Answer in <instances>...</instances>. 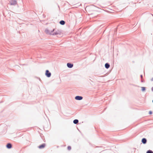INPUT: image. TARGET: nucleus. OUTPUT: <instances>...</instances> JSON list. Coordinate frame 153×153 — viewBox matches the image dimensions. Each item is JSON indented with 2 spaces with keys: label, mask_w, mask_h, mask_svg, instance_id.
Wrapping results in <instances>:
<instances>
[{
  "label": "nucleus",
  "mask_w": 153,
  "mask_h": 153,
  "mask_svg": "<svg viewBox=\"0 0 153 153\" xmlns=\"http://www.w3.org/2000/svg\"><path fill=\"white\" fill-rule=\"evenodd\" d=\"M67 149H68V150H70L71 149V146H68V148H67Z\"/></svg>",
  "instance_id": "nucleus-15"
},
{
  "label": "nucleus",
  "mask_w": 153,
  "mask_h": 153,
  "mask_svg": "<svg viewBox=\"0 0 153 153\" xmlns=\"http://www.w3.org/2000/svg\"><path fill=\"white\" fill-rule=\"evenodd\" d=\"M140 77L141 79H142L143 78V75H140Z\"/></svg>",
  "instance_id": "nucleus-17"
},
{
  "label": "nucleus",
  "mask_w": 153,
  "mask_h": 153,
  "mask_svg": "<svg viewBox=\"0 0 153 153\" xmlns=\"http://www.w3.org/2000/svg\"><path fill=\"white\" fill-rule=\"evenodd\" d=\"M45 75L48 77H50L51 76V73L48 70H46L45 71Z\"/></svg>",
  "instance_id": "nucleus-2"
},
{
  "label": "nucleus",
  "mask_w": 153,
  "mask_h": 153,
  "mask_svg": "<svg viewBox=\"0 0 153 153\" xmlns=\"http://www.w3.org/2000/svg\"><path fill=\"white\" fill-rule=\"evenodd\" d=\"M55 29H53V30L50 31L48 29H46L45 30V32L46 33L50 35H52L53 32L54 31Z\"/></svg>",
  "instance_id": "nucleus-1"
},
{
  "label": "nucleus",
  "mask_w": 153,
  "mask_h": 153,
  "mask_svg": "<svg viewBox=\"0 0 153 153\" xmlns=\"http://www.w3.org/2000/svg\"><path fill=\"white\" fill-rule=\"evenodd\" d=\"M152 111H150L149 112V114H152Z\"/></svg>",
  "instance_id": "nucleus-16"
},
{
  "label": "nucleus",
  "mask_w": 153,
  "mask_h": 153,
  "mask_svg": "<svg viewBox=\"0 0 153 153\" xmlns=\"http://www.w3.org/2000/svg\"><path fill=\"white\" fill-rule=\"evenodd\" d=\"M75 99L76 100H80L82 99L83 97L81 96H77L75 97Z\"/></svg>",
  "instance_id": "nucleus-5"
},
{
  "label": "nucleus",
  "mask_w": 153,
  "mask_h": 153,
  "mask_svg": "<svg viewBox=\"0 0 153 153\" xmlns=\"http://www.w3.org/2000/svg\"><path fill=\"white\" fill-rule=\"evenodd\" d=\"M67 67L69 68H72L73 66V64L70 63H67Z\"/></svg>",
  "instance_id": "nucleus-8"
},
{
  "label": "nucleus",
  "mask_w": 153,
  "mask_h": 153,
  "mask_svg": "<svg viewBox=\"0 0 153 153\" xmlns=\"http://www.w3.org/2000/svg\"><path fill=\"white\" fill-rule=\"evenodd\" d=\"M146 153H153V152L151 150H149L146 152Z\"/></svg>",
  "instance_id": "nucleus-14"
},
{
  "label": "nucleus",
  "mask_w": 153,
  "mask_h": 153,
  "mask_svg": "<svg viewBox=\"0 0 153 153\" xmlns=\"http://www.w3.org/2000/svg\"><path fill=\"white\" fill-rule=\"evenodd\" d=\"M61 33V32L59 30H57L55 32H53L52 33V35H55L57 34H60Z\"/></svg>",
  "instance_id": "nucleus-4"
},
{
  "label": "nucleus",
  "mask_w": 153,
  "mask_h": 153,
  "mask_svg": "<svg viewBox=\"0 0 153 153\" xmlns=\"http://www.w3.org/2000/svg\"><path fill=\"white\" fill-rule=\"evenodd\" d=\"M79 120L77 119H75L73 120V123L75 124H77L78 123Z\"/></svg>",
  "instance_id": "nucleus-12"
},
{
  "label": "nucleus",
  "mask_w": 153,
  "mask_h": 153,
  "mask_svg": "<svg viewBox=\"0 0 153 153\" xmlns=\"http://www.w3.org/2000/svg\"><path fill=\"white\" fill-rule=\"evenodd\" d=\"M65 22L64 21L62 20L59 22V24L62 25H64L65 24Z\"/></svg>",
  "instance_id": "nucleus-11"
},
{
  "label": "nucleus",
  "mask_w": 153,
  "mask_h": 153,
  "mask_svg": "<svg viewBox=\"0 0 153 153\" xmlns=\"http://www.w3.org/2000/svg\"><path fill=\"white\" fill-rule=\"evenodd\" d=\"M141 91H144L146 90V87H141Z\"/></svg>",
  "instance_id": "nucleus-13"
},
{
  "label": "nucleus",
  "mask_w": 153,
  "mask_h": 153,
  "mask_svg": "<svg viewBox=\"0 0 153 153\" xmlns=\"http://www.w3.org/2000/svg\"><path fill=\"white\" fill-rule=\"evenodd\" d=\"M147 140L146 138H144L142 139L141 140L142 143L143 144H145L147 143Z\"/></svg>",
  "instance_id": "nucleus-9"
},
{
  "label": "nucleus",
  "mask_w": 153,
  "mask_h": 153,
  "mask_svg": "<svg viewBox=\"0 0 153 153\" xmlns=\"http://www.w3.org/2000/svg\"><path fill=\"white\" fill-rule=\"evenodd\" d=\"M152 90L153 91V87L152 88Z\"/></svg>",
  "instance_id": "nucleus-20"
},
{
  "label": "nucleus",
  "mask_w": 153,
  "mask_h": 153,
  "mask_svg": "<svg viewBox=\"0 0 153 153\" xmlns=\"http://www.w3.org/2000/svg\"><path fill=\"white\" fill-rule=\"evenodd\" d=\"M10 4L11 5H15L17 4V1L16 0H11L10 1Z\"/></svg>",
  "instance_id": "nucleus-3"
},
{
  "label": "nucleus",
  "mask_w": 153,
  "mask_h": 153,
  "mask_svg": "<svg viewBox=\"0 0 153 153\" xmlns=\"http://www.w3.org/2000/svg\"><path fill=\"white\" fill-rule=\"evenodd\" d=\"M152 102L153 103V100H152Z\"/></svg>",
  "instance_id": "nucleus-21"
},
{
  "label": "nucleus",
  "mask_w": 153,
  "mask_h": 153,
  "mask_svg": "<svg viewBox=\"0 0 153 153\" xmlns=\"http://www.w3.org/2000/svg\"><path fill=\"white\" fill-rule=\"evenodd\" d=\"M6 147L8 149H10L12 148V145L11 143H8L7 144Z\"/></svg>",
  "instance_id": "nucleus-6"
},
{
  "label": "nucleus",
  "mask_w": 153,
  "mask_h": 153,
  "mask_svg": "<svg viewBox=\"0 0 153 153\" xmlns=\"http://www.w3.org/2000/svg\"><path fill=\"white\" fill-rule=\"evenodd\" d=\"M46 144L45 143H43L42 144L39 145L38 146V148L39 149H42L44 148Z\"/></svg>",
  "instance_id": "nucleus-7"
},
{
  "label": "nucleus",
  "mask_w": 153,
  "mask_h": 153,
  "mask_svg": "<svg viewBox=\"0 0 153 153\" xmlns=\"http://www.w3.org/2000/svg\"><path fill=\"white\" fill-rule=\"evenodd\" d=\"M151 81H153V78H152L151 79Z\"/></svg>",
  "instance_id": "nucleus-19"
},
{
  "label": "nucleus",
  "mask_w": 153,
  "mask_h": 153,
  "mask_svg": "<svg viewBox=\"0 0 153 153\" xmlns=\"http://www.w3.org/2000/svg\"><path fill=\"white\" fill-rule=\"evenodd\" d=\"M141 82H144V81L142 79V80H141Z\"/></svg>",
  "instance_id": "nucleus-18"
},
{
  "label": "nucleus",
  "mask_w": 153,
  "mask_h": 153,
  "mask_svg": "<svg viewBox=\"0 0 153 153\" xmlns=\"http://www.w3.org/2000/svg\"><path fill=\"white\" fill-rule=\"evenodd\" d=\"M105 67L106 69H108L110 66V65L108 63H106L105 65Z\"/></svg>",
  "instance_id": "nucleus-10"
}]
</instances>
